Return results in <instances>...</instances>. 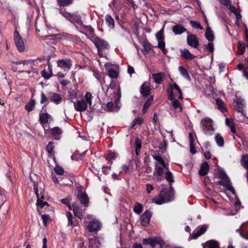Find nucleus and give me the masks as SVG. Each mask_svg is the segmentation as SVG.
I'll return each instance as SVG.
<instances>
[{
	"mask_svg": "<svg viewBox=\"0 0 248 248\" xmlns=\"http://www.w3.org/2000/svg\"><path fill=\"white\" fill-rule=\"evenodd\" d=\"M59 13L66 19L69 20L70 22L82 26L83 27L84 29L89 32H93L94 29L91 26L84 25L82 21L81 16L78 12H76L74 13H70L66 11V9L63 8H59Z\"/></svg>",
	"mask_w": 248,
	"mask_h": 248,
	"instance_id": "nucleus-1",
	"label": "nucleus"
},
{
	"mask_svg": "<svg viewBox=\"0 0 248 248\" xmlns=\"http://www.w3.org/2000/svg\"><path fill=\"white\" fill-rule=\"evenodd\" d=\"M174 193L171 191H169L165 188L162 189L159 193L158 197L155 198L153 199V202L158 205H160L171 201L173 199Z\"/></svg>",
	"mask_w": 248,
	"mask_h": 248,
	"instance_id": "nucleus-2",
	"label": "nucleus"
},
{
	"mask_svg": "<svg viewBox=\"0 0 248 248\" xmlns=\"http://www.w3.org/2000/svg\"><path fill=\"white\" fill-rule=\"evenodd\" d=\"M217 175L218 178L220 179L218 182H216L217 185L223 186L226 191H229L232 193V186L230 178L226 173L223 170H219L217 171Z\"/></svg>",
	"mask_w": 248,
	"mask_h": 248,
	"instance_id": "nucleus-3",
	"label": "nucleus"
},
{
	"mask_svg": "<svg viewBox=\"0 0 248 248\" xmlns=\"http://www.w3.org/2000/svg\"><path fill=\"white\" fill-rule=\"evenodd\" d=\"M201 124L202 125L203 132L205 135L207 136L213 135L214 128L209 119H203L201 121Z\"/></svg>",
	"mask_w": 248,
	"mask_h": 248,
	"instance_id": "nucleus-4",
	"label": "nucleus"
},
{
	"mask_svg": "<svg viewBox=\"0 0 248 248\" xmlns=\"http://www.w3.org/2000/svg\"><path fill=\"white\" fill-rule=\"evenodd\" d=\"M33 182L34 192L37 198L36 205L38 208L42 209L46 205H48V203L46 202H44L42 200V199H44V196L42 195L41 196H40L38 187V184L37 183H36L34 181H33Z\"/></svg>",
	"mask_w": 248,
	"mask_h": 248,
	"instance_id": "nucleus-5",
	"label": "nucleus"
},
{
	"mask_svg": "<svg viewBox=\"0 0 248 248\" xmlns=\"http://www.w3.org/2000/svg\"><path fill=\"white\" fill-rule=\"evenodd\" d=\"M14 42L17 50L20 52L24 51L25 48L24 42L18 31L16 30L14 32Z\"/></svg>",
	"mask_w": 248,
	"mask_h": 248,
	"instance_id": "nucleus-6",
	"label": "nucleus"
},
{
	"mask_svg": "<svg viewBox=\"0 0 248 248\" xmlns=\"http://www.w3.org/2000/svg\"><path fill=\"white\" fill-rule=\"evenodd\" d=\"M93 42L97 48V51H99V49H108L109 48L108 43L98 36L95 37Z\"/></svg>",
	"mask_w": 248,
	"mask_h": 248,
	"instance_id": "nucleus-7",
	"label": "nucleus"
},
{
	"mask_svg": "<svg viewBox=\"0 0 248 248\" xmlns=\"http://www.w3.org/2000/svg\"><path fill=\"white\" fill-rule=\"evenodd\" d=\"M77 198L80 203L85 207H88L89 204V198L85 191L79 189L78 191Z\"/></svg>",
	"mask_w": 248,
	"mask_h": 248,
	"instance_id": "nucleus-8",
	"label": "nucleus"
},
{
	"mask_svg": "<svg viewBox=\"0 0 248 248\" xmlns=\"http://www.w3.org/2000/svg\"><path fill=\"white\" fill-rule=\"evenodd\" d=\"M102 224L98 220H93L89 222L87 229L90 232H95V234L101 230Z\"/></svg>",
	"mask_w": 248,
	"mask_h": 248,
	"instance_id": "nucleus-9",
	"label": "nucleus"
},
{
	"mask_svg": "<svg viewBox=\"0 0 248 248\" xmlns=\"http://www.w3.org/2000/svg\"><path fill=\"white\" fill-rule=\"evenodd\" d=\"M186 42L187 44L191 47L197 48L201 50L198 46L200 45L199 40L197 36L192 34H188L186 38Z\"/></svg>",
	"mask_w": 248,
	"mask_h": 248,
	"instance_id": "nucleus-10",
	"label": "nucleus"
},
{
	"mask_svg": "<svg viewBox=\"0 0 248 248\" xmlns=\"http://www.w3.org/2000/svg\"><path fill=\"white\" fill-rule=\"evenodd\" d=\"M152 216V212L151 211L146 210L140 216V221L141 225L142 226L147 227L150 223Z\"/></svg>",
	"mask_w": 248,
	"mask_h": 248,
	"instance_id": "nucleus-11",
	"label": "nucleus"
},
{
	"mask_svg": "<svg viewBox=\"0 0 248 248\" xmlns=\"http://www.w3.org/2000/svg\"><path fill=\"white\" fill-rule=\"evenodd\" d=\"M208 227V225L204 224L199 226L197 230H194L192 233L190 235L191 238L196 239L201 235L204 234L207 231Z\"/></svg>",
	"mask_w": 248,
	"mask_h": 248,
	"instance_id": "nucleus-12",
	"label": "nucleus"
},
{
	"mask_svg": "<svg viewBox=\"0 0 248 248\" xmlns=\"http://www.w3.org/2000/svg\"><path fill=\"white\" fill-rule=\"evenodd\" d=\"M233 107L238 112L244 115V109L246 107L245 101L241 98H238L233 101Z\"/></svg>",
	"mask_w": 248,
	"mask_h": 248,
	"instance_id": "nucleus-13",
	"label": "nucleus"
},
{
	"mask_svg": "<svg viewBox=\"0 0 248 248\" xmlns=\"http://www.w3.org/2000/svg\"><path fill=\"white\" fill-rule=\"evenodd\" d=\"M73 102V101H72ZM74 108L77 111L82 112L85 111L88 107L87 103H86L85 100L83 98H81L79 100H78L77 103L74 102Z\"/></svg>",
	"mask_w": 248,
	"mask_h": 248,
	"instance_id": "nucleus-14",
	"label": "nucleus"
},
{
	"mask_svg": "<svg viewBox=\"0 0 248 248\" xmlns=\"http://www.w3.org/2000/svg\"><path fill=\"white\" fill-rule=\"evenodd\" d=\"M164 173V170H163V168L160 166H157V163L155 165V171L153 173V175L154 176H156L155 178L156 181H161L164 179V177L163 176V174Z\"/></svg>",
	"mask_w": 248,
	"mask_h": 248,
	"instance_id": "nucleus-15",
	"label": "nucleus"
},
{
	"mask_svg": "<svg viewBox=\"0 0 248 248\" xmlns=\"http://www.w3.org/2000/svg\"><path fill=\"white\" fill-rule=\"evenodd\" d=\"M112 66V64L109 62H107L105 64V66L108 70V75L111 78H116L119 76V72L118 70L109 68V66Z\"/></svg>",
	"mask_w": 248,
	"mask_h": 248,
	"instance_id": "nucleus-16",
	"label": "nucleus"
},
{
	"mask_svg": "<svg viewBox=\"0 0 248 248\" xmlns=\"http://www.w3.org/2000/svg\"><path fill=\"white\" fill-rule=\"evenodd\" d=\"M58 66L70 69L72 66V61L70 59H61L57 61Z\"/></svg>",
	"mask_w": 248,
	"mask_h": 248,
	"instance_id": "nucleus-17",
	"label": "nucleus"
},
{
	"mask_svg": "<svg viewBox=\"0 0 248 248\" xmlns=\"http://www.w3.org/2000/svg\"><path fill=\"white\" fill-rule=\"evenodd\" d=\"M49 94L50 95L49 98L50 102H52L56 105H58L62 103V98L59 93L54 92H50Z\"/></svg>",
	"mask_w": 248,
	"mask_h": 248,
	"instance_id": "nucleus-18",
	"label": "nucleus"
},
{
	"mask_svg": "<svg viewBox=\"0 0 248 248\" xmlns=\"http://www.w3.org/2000/svg\"><path fill=\"white\" fill-rule=\"evenodd\" d=\"M172 31L176 35H180L186 32L187 34L189 33L186 29L180 24H176L172 27Z\"/></svg>",
	"mask_w": 248,
	"mask_h": 248,
	"instance_id": "nucleus-19",
	"label": "nucleus"
},
{
	"mask_svg": "<svg viewBox=\"0 0 248 248\" xmlns=\"http://www.w3.org/2000/svg\"><path fill=\"white\" fill-rule=\"evenodd\" d=\"M248 228V222L242 224L239 229L236 230V232H238L241 236L248 239V232H246V229Z\"/></svg>",
	"mask_w": 248,
	"mask_h": 248,
	"instance_id": "nucleus-20",
	"label": "nucleus"
},
{
	"mask_svg": "<svg viewBox=\"0 0 248 248\" xmlns=\"http://www.w3.org/2000/svg\"><path fill=\"white\" fill-rule=\"evenodd\" d=\"M180 52L182 58L186 60L190 61L196 57L195 55L191 54L190 51L186 48L180 49Z\"/></svg>",
	"mask_w": 248,
	"mask_h": 248,
	"instance_id": "nucleus-21",
	"label": "nucleus"
},
{
	"mask_svg": "<svg viewBox=\"0 0 248 248\" xmlns=\"http://www.w3.org/2000/svg\"><path fill=\"white\" fill-rule=\"evenodd\" d=\"M66 217L68 218V226H77L78 225L79 221L77 219L73 217L71 212H67Z\"/></svg>",
	"mask_w": 248,
	"mask_h": 248,
	"instance_id": "nucleus-22",
	"label": "nucleus"
},
{
	"mask_svg": "<svg viewBox=\"0 0 248 248\" xmlns=\"http://www.w3.org/2000/svg\"><path fill=\"white\" fill-rule=\"evenodd\" d=\"M151 89L148 85L147 82H144L140 87V93L144 97L149 95L151 93Z\"/></svg>",
	"mask_w": 248,
	"mask_h": 248,
	"instance_id": "nucleus-23",
	"label": "nucleus"
},
{
	"mask_svg": "<svg viewBox=\"0 0 248 248\" xmlns=\"http://www.w3.org/2000/svg\"><path fill=\"white\" fill-rule=\"evenodd\" d=\"M51 134L54 137V139L59 140L61 138L60 135L62 134V131L59 127H54L50 129Z\"/></svg>",
	"mask_w": 248,
	"mask_h": 248,
	"instance_id": "nucleus-24",
	"label": "nucleus"
},
{
	"mask_svg": "<svg viewBox=\"0 0 248 248\" xmlns=\"http://www.w3.org/2000/svg\"><path fill=\"white\" fill-rule=\"evenodd\" d=\"M209 170V166L207 162H203L201 166L199 171V174L200 176H204L206 175Z\"/></svg>",
	"mask_w": 248,
	"mask_h": 248,
	"instance_id": "nucleus-25",
	"label": "nucleus"
},
{
	"mask_svg": "<svg viewBox=\"0 0 248 248\" xmlns=\"http://www.w3.org/2000/svg\"><path fill=\"white\" fill-rule=\"evenodd\" d=\"M33 96L34 94L32 93L31 100L28 103H27L25 106V109L28 112L32 111L34 108H35L36 102L35 99H33Z\"/></svg>",
	"mask_w": 248,
	"mask_h": 248,
	"instance_id": "nucleus-26",
	"label": "nucleus"
},
{
	"mask_svg": "<svg viewBox=\"0 0 248 248\" xmlns=\"http://www.w3.org/2000/svg\"><path fill=\"white\" fill-rule=\"evenodd\" d=\"M178 71L180 72L181 75L186 79L190 81L191 79L189 76V73L187 70L183 66H180L178 67Z\"/></svg>",
	"mask_w": 248,
	"mask_h": 248,
	"instance_id": "nucleus-27",
	"label": "nucleus"
},
{
	"mask_svg": "<svg viewBox=\"0 0 248 248\" xmlns=\"http://www.w3.org/2000/svg\"><path fill=\"white\" fill-rule=\"evenodd\" d=\"M235 195V201L234 203L233 204V211H235V213H236L241 209H243L244 207L241 205V203L238 197L235 195L234 190L233 189V195Z\"/></svg>",
	"mask_w": 248,
	"mask_h": 248,
	"instance_id": "nucleus-28",
	"label": "nucleus"
},
{
	"mask_svg": "<svg viewBox=\"0 0 248 248\" xmlns=\"http://www.w3.org/2000/svg\"><path fill=\"white\" fill-rule=\"evenodd\" d=\"M73 211L75 216L78 217L80 219H82V213L81 212L79 206L76 202L73 203Z\"/></svg>",
	"mask_w": 248,
	"mask_h": 248,
	"instance_id": "nucleus-29",
	"label": "nucleus"
},
{
	"mask_svg": "<svg viewBox=\"0 0 248 248\" xmlns=\"http://www.w3.org/2000/svg\"><path fill=\"white\" fill-rule=\"evenodd\" d=\"M78 85L75 84L69 90L68 96L70 99L76 98L78 97Z\"/></svg>",
	"mask_w": 248,
	"mask_h": 248,
	"instance_id": "nucleus-30",
	"label": "nucleus"
},
{
	"mask_svg": "<svg viewBox=\"0 0 248 248\" xmlns=\"http://www.w3.org/2000/svg\"><path fill=\"white\" fill-rule=\"evenodd\" d=\"M86 152L85 151L83 152L82 154L79 153V151L78 150H76L74 153L71 156V159L73 160H76V161H79L82 160L86 154Z\"/></svg>",
	"mask_w": 248,
	"mask_h": 248,
	"instance_id": "nucleus-31",
	"label": "nucleus"
},
{
	"mask_svg": "<svg viewBox=\"0 0 248 248\" xmlns=\"http://www.w3.org/2000/svg\"><path fill=\"white\" fill-rule=\"evenodd\" d=\"M74 0H57L58 5L59 8H63L69 6L74 3Z\"/></svg>",
	"mask_w": 248,
	"mask_h": 248,
	"instance_id": "nucleus-32",
	"label": "nucleus"
},
{
	"mask_svg": "<svg viewBox=\"0 0 248 248\" xmlns=\"http://www.w3.org/2000/svg\"><path fill=\"white\" fill-rule=\"evenodd\" d=\"M203 248H219V243L214 240L208 241L204 244Z\"/></svg>",
	"mask_w": 248,
	"mask_h": 248,
	"instance_id": "nucleus-33",
	"label": "nucleus"
},
{
	"mask_svg": "<svg viewBox=\"0 0 248 248\" xmlns=\"http://www.w3.org/2000/svg\"><path fill=\"white\" fill-rule=\"evenodd\" d=\"M216 103L217 107L218 109L222 112L224 113L227 111V108L225 106L224 102L220 98L216 99Z\"/></svg>",
	"mask_w": 248,
	"mask_h": 248,
	"instance_id": "nucleus-34",
	"label": "nucleus"
},
{
	"mask_svg": "<svg viewBox=\"0 0 248 248\" xmlns=\"http://www.w3.org/2000/svg\"><path fill=\"white\" fill-rule=\"evenodd\" d=\"M135 147V152L137 156H139L140 153L141 148V141L139 138H136L134 142Z\"/></svg>",
	"mask_w": 248,
	"mask_h": 248,
	"instance_id": "nucleus-35",
	"label": "nucleus"
},
{
	"mask_svg": "<svg viewBox=\"0 0 248 248\" xmlns=\"http://www.w3.org/2000/svg\"><path fill=\"white\" fill-rule=\"evenodd\" d=\"M206 39L209 42H212L215 39V36L211 28L208 27L205 32Z\"/></svg>",
	"mask_w": 248,
	"mask_h": 248,
	"instance_id": "nucleus-36",
	"label": "nucleus"
},
{
	"mask_svg": "<svg viewBox=\"0 0 248 248\" xmlns=\"http://www.w3.org/2000/svg\"><path fill=\"white\" fill-rule=\"evenodd\" d=\"M50 115L47 113H40L39 114V121L41 124H46L48 123Z\"/></svg>",
	"mask_w": 248,
	"mask_h": 248,
	"instance_id": "nucleus-37",
	"label": "nucleus"
},
{
	"mask_svg": "<svg viewBox=\"0 0 248 248\" xmlns=\"http://www.w3.org/2000/svg\"><path fill=\"white\" fill-rule=\"evenodd\" d=\"M105 20L108 26L110 29H113L115 26L114 20L113 17L109 15L105 16Z\"/></svg>",
	"mask_w": 248,
	"mask_h": 248,
	"instance_id": "nucleus-38",
	"label": "nucleus"
},
{
	"mask_svg": "<svg viewBox=\"0 0 248 248\" xmlns=\"http://www.w3.org/2000/svg\"><path fill=\"white\" fill-rule=\"evenodd\" d=\"M163 242L162 239L159 236L152 237L151 247L154 248L156 245H161Z\"/></svg>",
	"mask_w": 248,
	"mask_h": 248,
	"instance_id": "nucleus-39",
	"label": "nucleus"
},
{
	"mask_svg": "<svg viewBox=\"0 0 248 248\" xmlns=\"http://www.w3.org/2000/svg\"><path fill=\"white\" fill-rule=\"evenodd\" d=\"M143 50L142 51L143 55L147 54L152 49L151 44L147 40L143 43Z\"/></svg>",
	"mask_w": 248,
	"mask_h": 248,
	"instance_id": "nucleus-40",
	"label": "nucleus"
},
{
	"mask_svg": "<svg viewBox=\"0 0 248 248\" xmlns=\"http://www.w3.org/2000/svg\"><path fill=\"white\" fill-rule=\"evenodd\" d=\"M163 73H157L153 74L152 77L154 79L155 82L157 84H161L163 80Z\"/></svg>",
	"mask_w": 248,
	"mask_h": 248,
	"instance_id": "nucleus-41",
	"label": "nucleus"
},
{
	"mask_svg": "<svg viewBox=\"0 0 248 248\" xmlns=\"http://www.w3.org/2000/svg\"><path fill=\"white\" fill-rule=\"evenodd\" d=\"M47 101H48L47 98L46 97L45 93L43 92H41L40 103L42 104H44V106L42 107V110H44L45 111H46V106L48 105V103L47 102L46 104H45V103Z\"/></svg>",
	"mask_w": 248,
	"mask_h": 248,
	"instance_id": "nucleus-42",
	"label": "nucleus"
},
{
	"mask_svg": "<svg viewBox=\"0 0 248 248\" xmlns=\"http://www.w3.org/2000/svg\"><path fill=\"white\" fill-rule=\"evenodd\" d=\"M144 122V119L142 117H138L135 119L131 124L130 128L133 129L137 124L140 125Z\"/></svg>",
	"mask_w": 248,
	"mask_h": 248,
	"instance_id": "nucleus-43",
	"label": "nucleus"
},
{
	"mask_svg": "<svg viewBox=\"0 0 248 248\" xmlns=\"http://www.w3.org/2000/svg\"><path fill=\"white\" fill-rule=\"evenodd\" d=\"M98 238L95 239L89 238V248H98L99 247L97 245V243H99Z\"/></svg>",
	"mask_w": 248,
	"mask_h": 248,
	"instance_id": "nucleus-44",
	"label": "nucleus"
},
{
	"mask_svg": "<svg viewBox=\"0 0 248 248\" xmlns=\"http://www.w3.org/2000/svg\"><path fill=\"white\" fill-rule=\"evenodd\" d=\"M57 35L54 34L47 35L45 37V40L47 44H55L57 42V40L56 39Z\"/></svg>",
	"mask_w": 248,
	"mask_h": 248,
	"instance_id": "nucleus-45",
	"label": "nucleus"
},
{
	"mask_svg": "<svg viewBox=\"0 0 248 248\" xmlns=\"http://www.w3.org/2000/svg\"><path fill=\"white\" fill-rule=\"evenodd\" d=\"M54 142L52 141H49L47 145L46 146V150L48 152V154L50 155H54Z\"/></svg>",
	"mask_w": 248,
	"mask_h": 248,
	"instance_id": "nucleus-46",
	"label": "nucleus"
},
{
	"mask_svg": "<svg viewBox=\"0 0 248 248\" xmlns=\"http://www.w3.org/2000/svg\"><path fill=\"white\" fill-rule=\"evenodd\" d=\"M215 140L218 146L222 147L224 145V141L222 136L217 133L215 137Z\"/></svg>",
	"mask_w": 248,
	"mask_h": 248,
	"instance_id": "nucleus-47",
	"label": "nucleus"
},
{
	"mask_svg": "<svg viewBox=\"0 0 248 248\" xmlns=\"http://www.w3.org/2000/svg\"><path fill=\"white\" fill-rule=\"evenodd\" d=\"M165 179L169 183H172L174 182L173 174L169 170H168L165 173Z\"/></svg>",
	"mask_w": 248,
	"mask_h": 248,
	"instance_id": "nucleus-48",
	"label": "nucleus"
},
{
	"mask_svg": "<svg viewBox=\"0 0 248 248\" xmlns=\"http://www.w3.org/2000/svg\"><path fill=\"white\" fill-rule=\"evenodd\" d=\"M246 48V45L244 43L239 41L238 43V51L237 53L239 54H243L245 52Z\"/></svg>",
	"mask_w": 248,
	"mask_h": 248,
	"instance_id": "nucleus-49",
	"label": "nucleus"
},
{
	"mask_svg": "<svg viewBox=\"0 0 248 248\" xmlns=\"http://www.w3.org/2000/svg\"><path fill=\"white\" fill-rule=\"evenodd\" d=\"M142 205L139 202H136L133 209L134 212L138 214H140L142 212Z\"/></svg>",
	"mask_w": 248,
	"mask_h": 248,
	"instance_id": "nucleus-50",
	"label": "nucleus"
},
{
	"mask_svg": "<svg viewBox=\"0 0 248 248\" xmlns=\"http://www.w3.org/2000/svg\"><path fill=\"white\" fill-rule=\"evenodd\" d=\"M242 166L248 170V154L244 155L241 160Z\"/></svg>",
	"mask_w": 248,
	"mask_h": 248,
	"instance_id": "nucleus-51",
	"label": "nucleus"
},
{
	"mask_svg": "<svg viewBox=\"0 0 248 248\" xmlns=\"http://www.w3.org/2000/svg\"><path fill=\"white\" fill-rule=\"evenodd\" d=\"M172 105L174 109L179 108L180 112L182 111L183 108L181 105L180 101L178 99H175L172 102Z\"/></svg>",
	"mask_w": 248,
	"mask_h": 248,
	"instance_id": "nucleus-52",
	"label": "nucleus"
},
{
	"mask_svg": "<svg viewBox=\"0 0 248 248\" xmlns=\"http://www.w3.org/2000/svg\"><path fill=\"white\" fill-rule=\"evenodd\" d=\"M116 155L115 153L109 151L106 156V159L107 160H114L116 157Z\"/></svg>",
	"mask_w": 248,
	"mask_h": 248,
	"instance_id": "nucleus-53",
	"label": "nucleus"
},
{
	"mask_svg": "<svg viewBox=\"0 0 248 248\" xmlns=\"http://www.w3.org/2000/svg\"><path fill=\"white\" fill-rule=\"evenodd\" d=\"M41 218L43 220L44 225L46 227L47 226V224L48 223V222L50 221L51 220V219L49 215L48 214L42 215L41 216Z\"/></svg>",
	"mask_w": 248,
	"mask_h": 248,
	"instance_id": "nucleus-54",
	"label": "nucleus"
},
{
	"mask_svg": "<svg viewBox=\"0 0 248 248\" xmlns=\"http://www.w3.org/2000/svg\"><path fill=\"white\" fill-rule=\"evenodd\" d=\"M190 24L193 28L199 29L200 30L203 29L200 22L198 21L191 20L190 21Z\"/></svg>",
	"mask_w": 248,
	"mask_h": 248,
	"instance_id": "nucleus-55",
	"label": "nucleus"
},
{
	"mask_svg": "<svg viewBox=\"0 0 248 248\" xmlns=\"http://www.w3.org/2000/svg\"><path fill=\"white\" fill-rule=\"evenodd\" d=\"M156 37L157 39V41H161L164 40V29H161L159 31H158L156 34Z\"/></svg>",
	"mask_w": 248,
	"mask_h": 248,
	"instance_id": "nucleus-56",
	"label": "nucleus"
},
{
	"mask_svg": "<svg viewBox=\"0 0 248 248\" xmlns=\"http://www.w3.org/2000/svg\"><path fill=\"white\" fill-rule=\"evenodd\" d=\"M85 98L86 100L85 102L87 104H89L90 106L92 105V95L90 92H87L85 95Z\"/></svg>",
	"mask_w": 248,
	"mask_h": 248,
	"instance_id": "nucleus-57",
	"label": "nucleus"
},
{
	"mask_svg": "<svg viewBox=\"0 0 248 248\" xmlns=\"http://www.w3.org/2000/svg\"><path fill=\"white\" fill-rule=\"evenodd\" d=\"M220 2L224 5L226 6L228 8L229 7V10L231 13H232V6L231 4V1L229 0H220Z\"/></svg>",
	"mask_w": 248,
	"mask_h": 248,
	"instance_id": "nucleus-58",
	"label": "nucleus"
},
{
	"mask_svg": "<svg viewBox=\"0 0 248 248\" xmlns=\"http://www.w3.org/2000/svg\"><path fill=\"white\" fill-rule=\"evenodd\" d=\"M12 62L16 65L23 64L24 65H28L30 62V60H17L16 61H12Z\"/></svg>",
	"mask_w": 248,
	"mask_h": 248,
	"instance_id": "nucleus-59",
	"label": "nucleus"
},
{
	"mask_svg": "<svg viewBox=\"0 0 248 248\" xmlns=\"http://www.w3.org/2000/svg\"><path fill=\"white\" fill-rule=\"evenodd\" d=\"M225 124L230 128L231 132L232 133V118H226L225 120Z\"/></svg>",
	"mask_w": 248,
	"mask_h": 248,
	"instance_id": "nucleus-60",
	"label": "nucleus"
},
{
	"mask_svg": "<svg viewBox=\"0 0 248 248\" xmlns=\"http://www.w3.org/2000/svg\"><path fill=\"white\" fill-rule=\"evenodd\" d=\"M54 170L55 173L58 175H62L64 172L63 169L59 166H56L54 168Z\"/></svg>",
	"mask_w": 248,
	"mask_h": 248,
	"instance_id": "nucleus-61",
	"label": "nucleus"
},
{
	"mask_svg": "<svg viewBox=\"0 0 248 248\" xmlns=\"http://www.w3.org/2000/svg\"><path fill=\"white\" fill-rule=\"evenodd\" d=\"M206 49L208 52L213 53L214 50V44L213 42H209L208 45L206 46Z\"/></svg>",
	"mask_w": 248,
	"mask_h": 248,
	"instance_id": "nucleus-62",
	"label": "nucleus"
},
{
	"mask_svg": "<svg viewBox=\"0 0 248 248\" xmlns=\"http://www.w3.org/2000/svg\"><path fill=\"white\" fill-rule=\"evenodd\" d=\"M41 74L42 75V76L45 78V79H49L50 77H51L52 76L51 75H50V74H49L46 71L45 69L44 70H43L41 71Z\"/></svg>",
	"mask_w": 248,
	"mask_h": 248,
	"instance_id": "nucleus-63",
	"label": "nucleus"
},
{
	"mask_svg": "<svg viewBox=\"0 0 248 248\" xmlns=\"http://www.w3.org/2000/svg\"><path fill=\"white\" fill-rule=\"evenodd\" d=\"M111 169L110 166H107L104 165L102 167V172L105 175H107L109 173V170Z\"/></svg>",
	"mask_w": 248,
	"mask_h": 248,
	"instance_id": "nucleus-64",
	"label": "nucleus"
}]
</instances>
